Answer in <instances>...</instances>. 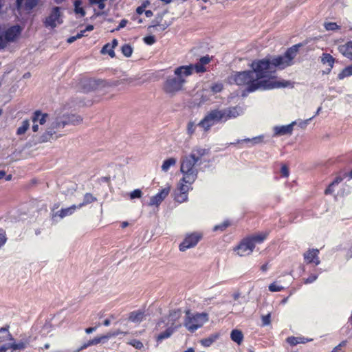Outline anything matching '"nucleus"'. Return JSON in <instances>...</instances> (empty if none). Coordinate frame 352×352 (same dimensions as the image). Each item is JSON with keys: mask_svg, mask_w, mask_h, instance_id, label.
Masks as SVG:
<instances>
[{"mask_svg": "<svg viewBox=\"0 0 352 352\" xmlns=\"http://www.w3.org/2000/svg\"><path fill=\"white\" fill-rule=\"evenodd\" d=\"M302 46V43H298L289 47L283 55L254 60L250 65L251 70L234 72L230 78L236 85L245 87L248 92L292 86L290 81L279 80L274 74L278 69H284L294 65V59Z\"/></svg>", "mask_w": 352, "mask_h": 352, "instance_id": "obj_1", "label": "nucleus"}, {"mask_svg": "<svg viewBox=\"0 0 352 352\" xmlns=\"http://www.w3.org/2000/svg\"><path fill=\"white\" fill-rule=\"evenodd\" d=\"M210 153V148L201 146L194 147L189 155L181 159L180 171L183 174L182 181L191 185L198 175L197 166L206 162L205 157Z\"/></svg>", "mask_w": 352, "mask_h": 352, "instance_id": "obj_2", "label": "nucleus"}, {"mask_svg": "<svg viewBox=\"0 0 352 352\" xmlns=\"http://www.w3.org/2000/svg\"><path fill=\"white\" fill-rule=\"evenodd\" d=\"M82 121V118L80 116L74 114L56 116L45 132L38 137L37 143H45L52 140H56L62 136L61 134L57 135V133L60 129L69 124L76 125L80 124Z\"/></svg>", "mask_w": 352, "mask_h": 352, "instance_id": "obj_3", "label": "nucleus"}, {"mask_svg": "<svg viewBox=\"0 0 352 352\" xmlns=\"http://www.w3.org/2000/svg\"><path fill=\"white\" fill-rule=\"evenodd\" d=\"M191 76V67L179 66L174 69V74L168 76L162 84L163 91L173 96L179 91L184 90L187 82L186 78Z\"/></svg>", "mask_w": 352, "mask_h": 352, "instance_id": "obj_4", "label": "nucleus"}, {"mask_svg": "<svg viewBox=\"0 0 352 352\" xmlns=\"http://www.w3.org/2000/svg\"><path fill=\"white\" fill-rule=\"evenodd\" d=\"M239 116L238 107H230L222 110L213 109L209 111L197 125L207 132L215 123L224 122Z\"/></svg>", "mask_w": 352, "mask_h": 352, "instance_id": "obj_5", "label": "nucleus"}, {"mask_svg": "<svg viewBox=\"0 0 352 352\" xmlns=\"http://www.w3.org/2000/svg\"><path fill=\"white\" fill-rule=\"evenodd\" d=\"M268 232H261L248 236L243 238L239 244L234 248V251L240 256L250 255L255 248L256 244L262 243L267 237Z\"/></svg>", "mask_w": 352, "mask_h": 352, "instance_id": "obj_6", "label": "nucleus"}, {"mask_svg": "<svg viewBox=\"0 0 352 352\" xmlns=\"http://www.w3.org/2000/svg\"><path fill=\"white\" fill-rule=\"evenodd\" d=\"M208 320L206 313L192 314L190 310L186 311L184 326L191 333L201 328Z\"/></svg>", "mask_w": 352, "mask_h": 352, "instance_id": "obj_7", "label": "nucleus"}, {"mask_svg": "<svg viewBox=\"0 0 352 352\" xmlns=\"http://www.w3.org/2000/svg\"><path fill=\"white\" fill-rule=\"evenodd\" d=\"M63 14L60 7H54L50 14L43 21V25L45 28H55L58 25L63 23Z\"/></svg>", "mask_w": 352, "mask_h": 352, "instance_id": "obj_8", "label": "nucleus"}, {"mask_svg": "<svg viewBox=\"0 0 352 352\" xmlns=\"http://www.w3.org/2000/svg\"><path fill=\"white\" fill-rule=\"evenodd\" d=\"M202 237V234L198 232L187 233L182 242L179 244V250L181 252H185L188 249L195 247Z\"/></svg>", "mask_w": 352, "mask_h": 352, "instance_id": "obj_9", "label": "nucleus"}, {"mask_svg": "<svg viewBox=\"0 0 352 352\" xmlns=\"http://www.w3.org/2000/svg\"><path fill=\"white\" fill-rule=\"evenodd\" d=\"M213 56H210L208 54L202 56L199 58V61L195 64H190L188 65H183L184 67H191V75L193 74L194 71L196 73H204L207 72L206 65L209 64L212 60Z\"/></svg>", "mask_w": 352, "mask_h": 352, "instance_id": "obj_10", "label": "nucleus"}, {"mask_svg": "<svg viewBox=\"0 0 352 352\" xmlns=\"http://www.w3.org/2000/svg\"><path fill=\"white\" fill-rule=\"evenodd\" d=\"M352 178V170L348 172H340L333 181L328 186V187L324 190L325 195H331L334 192V188L336 186L338 185L340 182H342L344 179H347V180H350Z\"/></svg>", "mask_w": 352, "mask_h": 352, "instance_id": "obj_11", "label": "nucleus"}, {"mask_svg": "<svg viewBox=\"0 0 352 352\" xmlns=\"http://www.w3.org/2000/svg\"><path fill=\"white\" fill-rule=\"evenodd\" d=\"M320 251L317 248L309 249L303 254V258L306 264H314L317 266L320 263L319 258Z\"/></svg>", "mask_w": 352, "mask_h": 352, "instance_id": "obj_12", "label": "nucleus"}, {"mask_svg": "<svg viewBox=\"0 0 352 352\" xmlns=\"http://www.w3.org/2000/svg\"><path fill=\"white\" fill-rule=\"evenodd\" d=\"M182 317V311L180 309H174L170 311L168 316V322L166 324V326L177 327V329L181 327L182 324L179 322V319Z\"/></svg>", "mask_w": 352, "mask_h": 352, "instance_id": "obj_13", "label": "nucleus"}, {"mask_svg": "<svg viewBox=\"0 0 352 352\" xmlns=\"http://www.w3.org/2000/svg\"><path fill=\"white\" fill-rule=\"evenodd\" d=\"M9 329V324H6L3 327L0 328V346L10 344L11 342L14 340Z\"/></svg>", "mask_w": 352, "mask_h": 352, "instance_id": "obj_14", "label": "nucleus"}, {"mask_svg": "<svg viewBox=\"0 0 352 352\" xmlns=\"http://www.w3.org/2000/svg\"><path fill=\"white\" fill-rule=\"evenodd\" d=\"M104 83V80H96L94 78L85 79L82 84V89L85 92H89L96 89L100 86H103Z\"/></svg>", "mask_w": 352, "mask_h": 352, "instance_id": "obj_15", "label": "nucleus"}, {"mask_svg": "<svg viewBox=\"0 0 352 352\" xmlns=\"http://www.w3.org/2000/svg\"><path fill=\"white\" fill-rule=\"evenodd\" d=\"M170 190V186L162 189L158 193L151 198L149 205L158 206L168 195Z\"/></svg>", "mask_w": 352, "mask_h": 352, "instance_id": "obj_16", "label": "nucleus"}, {"mask_svg": "<svg viewBox=\"0 0 352 352\" xmlns=\"http://www.w3.org/2000/svg\"><path fill=\"white\" fill-rule=\"evenodd\" d=\"M22 29L18 25H13L7 29L4 32V36L8 42H14L19 36Z\"/></svg>", "mask_w": 352, "mask_h": 352, "instance_id": "obj_17", "label": "nucleus"}, {"mask_svg": "<svg viewBox=\"0 0 352 352\" xmlns=\"http://www.w3.org/2000/svg\"><path fill=\"white\" fill-rule=\"evenodd\" d=\"M296 122H292L289 124L283 126H276L274 127V133L276 136H281L285 135H291L294 130V126Z\"/></svg>", "mask_w": 352, "mask_h": 352, "instance_id": "obj_18", "label": "nucleus"}, {"mask_svg": "<svg viewBox=\"0 0 352 352\" xmlns=\"http://www.w3.org/2000/svg\"><path fill=\"white\" fill-rule=\"evenodd\" d=\"M29 342L30 341L28 339L24 341H20L18 343H15L12 341L10 344L5 345L4 346H0V352H6L9 349H12L13 350H23L29 344Z\"/></svg>", "mask_w": 352, "mask_h": 352, "instance_id": "obj_19", "label": "nucleus"}, {"mask_svg": "<svg viewBox=\"0 0 352 352\" xmlns=\"http://www.w3.org/2000/svg\"><path fill=\"white\" fill-rule=\"evenodd\" d=\"M78 206L76 205H72L70 207L66 208H62L56 212H51V217L52 219H54L56 217H59L60 219H63L67 216H69L74 214Z\"/></svg>", "mask_w": 352, "mask_h": 352, "instance_id": "obj_20", "label": "nucleus"}, {"mask_svg": "<svg viewBox=\"0 0 352 352\" xmlns=\"http://www.w3.org/2000/svg\"><path fill=\"white\" fill-rule=\"evenodd\" d=\"M47 118V113H42V111L40 110H36L32 113L31 120L32 122H36L38 124L43 125L45 124Z\"/></svg>", "mask_w": 352, "mask_h": 352, "instance_id": "obj_21", "label": "nucleus"}, {"mask_svg": "<svg viewBox=\"0 0 352 352\" xmlns=\"http://www.w3.org/2000/svg\"><path fill=\"white\" fill-rule=\"evenodd\" d=\"M166 329L164 331L159 333L156 336V341L157 342H161L162 340L167 339L170 338L173 333L177 330V327L173 326V327H168L166 326Z\"/></svg>", "mask_w": 352, "mask_h": 352, "instance_id": "obj_22", "label": "nucleus"}, {"mask_svg": "<svg viewBox=\"0 0 352 352\" xmlns=\"http://www.w3.org/2000/svg\"><path fill=\"white\" fill-rule=\"evenodd\" d=\"M338 50L344 56L352 59V41L339 45Z\"/></svg>", "mask_w": 352, "mask_h": 352, "instance_id": "obj_23", "label": "nucleus"}, {"mask_svg": "<svg viewBox=\"0 0 352 352\" xmlns=\"http://www.w3.org/2000/svg\"><path fill=\"white\" fill-rule=\"evenodd\" d=\"M190 185L188 184V183L183 182L182 181V179H180V182H179V184L178 186V189L180 192V194H181L180 196L182 197V199L179 200V198H177L178 201H183L186 200L187 194L190 190Z\"/></svg>", "mask_w": 352, "mask_h": 352, "instance_id": "obj_24", "label": "nucleus"}, {"mask_svg": "<svg viewBox=\"0 0 352 352\" xmlns=\"http://www.w3.org/2000/svg\"><path fill=\"white\" fill-rule=\"evenodd\" d=\"M144 317V312L141 310L131 311L129 315V320L133 322H140Z\"/></svg>", "mask_w": 352, "mask_h": 352, "instance_id": "obj_25", "label": "nucleus"}, {"mask_svg": "<svg viewBox=\"0 0 352 352\" xmlns=\"http://www.w3.org/2000/svg\"><path fill=\"white\" fill-rule=\"evenodd\" d=\"M105 341V339L104 338V336L96 337L92 340H89L87 342L82 344L78 350L77 351L79 352L80 351H82L83 349H87V347L93 345H97L98 344Z\"/></svg>", "mask_w": 352, "mask_h": 352, "instance_id": "obj_26", "label": "nucleus"}, {"mask_svg": "<svg viewBox=\"0 0 352 352\" xmlns=\"http://www.w3.org/2000/svg\"><path fill=\"white\" fill-rule=\"evenodd\" d=\"M231 340L238 344H241L243 340V334L241 331L233 329L230 333Z\"/></svg>", "mask_w": 352, "mask_h": 352, "instance_id": "obj_27", "label": "nucleus"}, {"mask_svg": "<svg viewBox=\"0 0 352 352\" xmlns=\"http://www.w3.org/2000/svg\"><path fill=\"white\" fill-rule=\"evenodd\" d=\"M24 0H16V6L21 8L23 3ZM38 0H25V7L27 10H32L38 4Z\"/></svg>", "mask_w": 352, "mask_h": 352, "instance_id": "obj_28", "label": "nucleus"}, {"mask_svg": "<svg viewBox=\"0 0 352 352\" xmlns=\"http://www.w3.org/2000/svg\"><path fill=\"white\" fill-rule=\"evenodd\" d=\"M308 341L307 339L304 337H295L290 336L287 338V342L291 346H296L298 344L300 343H306Z\"/></svg>", "mask_w": 352, "mask_h": 352, "instance_id": "obj_29", "label": "nucleus"}, {"mask_svg": "<svg viewBox=\"0 0 352 352\" xmlns=\"http://www.w3.org/2000/svg\"><path fill=\"white\" fill-rule=\"evenodd\" d=\"M97 200L96 197H94L91 193H86L84 195L83 201L78 205V208H80L87 204H91Z\"/></svg>", "mask_w": 352, "mask_h": 352, "instance_id": "obj_30", "label": "nucleus"}, {"mask_svg": "<svg viewBox=\"0 0 352 352\" xmlns=\"http://www.w3.org/2000/svg\"><path fill=\"white\" fill-rule=\"evenodd\" d=\"M30 126V121L28 119L24 120L22 122V124L19 126L16 131V134L17 135H21L25 134L27 131L29 129Z\"/></svg>", "mask_w": 352, "mask_h": 352, "instance_id": "obj_31", "label": "nucleus"}, {"mask_svg": "<svg viewBox=\"0 0 352 352\" xmlns=\"http://www.w3.org/2000/svg\"><path fill=\"white\" fill-rule=\"evenodd\" d=\"M218 337L219 336L217 334L211 335L208 338L201 340L200 343L201 344L202 346H204L205 347H208L210 345H212V344L213 342H214L216 341V340L218 338Z\"/></svg>", "mask_w": 352, "mask_h": 352, "instance_id": "obj_32", "label": "nucleus"}, {"mask_svg": "<svg viewBox=\"0 0 352 352\" xmlns=\"http://www.w3.org/2000/svg\"><path fill=\"white\" fill-rule=\"evenodd\" d=\"M177 160L174 157H170L164 161L162 165V170L164 172H166L169 170L170 166H175L176 164Z\"/></svg>", "mask_w": 352, "mask_h": 352, "instance_id": "obj_33", "label": "nucleus"}, {"mask_svg": "<svg viewBox=\"0 0 352 352\" xmlns=\"http://www.w3.org/2000/svg\"><path fill=\"white\" fill-rule=\"evenodd\" d=\"M194 121H189L186 126V133L189 137H191L195 132L197 126Z\"/></svg>", "mask_w": 352, "mask_h": 352, "instance_id": "obj_34", "label": "nucleus"}, {"mask_svg": "<svg viewBox=\"0 0 352 352\" xmlns=\"http://www.w3.org/2000/svg\"><path fill=\"white\" fill-rule=\"evenodd\" d=\"M82 2L80 0H76L74 2V12L76 14H80L81 16H84L86 14L84 8L81 6Z\"/></svg>", "mask_w": 352, "mask_h": 352, "instance_id": "obj_35", "label": "nucleus"}, {"mask_svg": "<svg viewBox=\"0 0 352 352\" xmlns=\"http://www.w3.org/2000/svg\"><path fill=\"white\" fill-rule=\"evenodd\" d=\"M352 75V65H349L344 68L338 76V79L342 80L345 77Z\"/></svg>", "mask_w": 352, "mask_h": 352, "instance_id": "obj_36", "label": "nucleus"}, {"mask_svg": "<svg viewBox=\"0 0 352 352\" xmlns=\"http://www.w3.org/2000/svg\"><path fill=\"white\" fill-rule=\"evenodd\" d=\"M322 63H327L331 67H333L334 63L333 57L329 54L324 53L322 57Z\"/></svg>", "mask_w": 352, "mask_h": 352, "instance_id": "obj_37", "label": "nucleus"}, {"mask_svg": "<svg viewBox=\"0 0 352 352\" xmlns=\"http://www.w3.org/2000/svg\"><path fill=\"white\" fill-rule=\"evenodd\" d=\"M101 53L104 54H108L111 58H113L115 57L116 54H115V52L114 50H113V49L111 47V45H110V43H108L107 44H105L102 50H101Z\"/></svg>", "mask_w": 352, "mask_h": 352, "instance_id": "obj_38", "label": "nucleus"}, {"mask_svg": "<svg viewBox=\"0 0 352 352\" xmlns=\"http://www.w3.org/2000/svg\"><path fill=\"white\" fill-rule=\"evenodd\" d=\"M122 53L126 57H130L133 53V48L129 44H124L121 48Z\"/></svg>", "mask_w": 352, "mask_h": 352, "instance_id": "obj_39", "label": "nucleus"}, {"mask_svg": "<svg viewBox=\"0 0 352 352\" xmlns=\"http://www.w3.org/2000/svg\"><path fill=\"white\" fill-rule=\"evenodd\" d=\"M128 344L131 345L136 349H141L144 347L143 343L138 340L133 339L127 342Z\"/></svg>", "mask_w": 352, "mask_h": 352, "instance_id": "obj_40", "label": "nucleus"}, {"mask_svg": "<svg viewBox=\"0 0 352 352\" xmlns=\"http://www.w3.org/2000/svg\"><path fill=\"white\" fill-rule=\"evenodd\" d=\"M127 333H128L127 332L122 331L118 329V330L114 331L113 332L108 333L107 335L104 336V338L105 340H107L111 337H116L120 334L126 335Z\"/></svg>", "mask_w": 352, "mask_h": 352, "instance_id": "obj_41", "label": "nucleus"}, {"mask_svg": "<svg viewBox=\"0 0 352 352\" xmlns=\"http://www.w3.org/2000/svg\"><path fill=\"white\" fill-rule=\"evenodd\" d=\"M268 288L269 290L272 292H280L284 289V287L283 286L277 285L276 282L270 284Z\"/></svg>", "mask_w": 352, "mask_h": 352, "instance_id": "obj_42", "label": "nucleus"}, {"mask_svg": "<svg viewBox=\"0 0 352 352\" xmlns=\"http://www.w3.org/2000/svg\"><path fill=\"white\" fill-rule=\"evenodd\" d=\"M107 0H89L91 5H97L99 10H103L105 8L104 2Z\"/></svg>", "mask_w": 352, "mask_h": 352, "instance_id": "obj_43", "label": "nucleus"}, {"mask_svg": "<svg viewBox=\"0 0 352 352\" xmlns=\"http://www.w3.org/2000/svg\"><path fill=\"white\" fill-rule=\"evenodd\" d=\"M7 241L6 232L4 229L0 228V248Z\"/></svg>", "mask_w": 352, "mask_h": 352, "instance_id": "obj_44", "label": "nucleus"}, {"mask_svg": "<svg viewBox=\"0 0 352 352\" xmlns=\"http://www.w3.org/2000/svg\"><path fill=\"white\" fill-rule=\"evenodd\" d=\"M324 28L327 30H336L339 28L336 23L328 22L324 23Z\"/></svg>", "mask_w": 352, "mask_h": 352, "instance_id": "obj_45", "label": "nucleus"}, {"mask_svg": "<svg viewBox=\"0 0 352 352\" xmlns=\"http://www.w3.org/2000/svg\"><path fill=\"white\" fill-rule=\"evenodd\" d=\"M262 326H267L271 324V314H267L265 316H262Z\"/></svg>", "mask_w": 352, "mask_h": 352, "instance_id": "obj_46", "label": "nucleus"}, {"mask_svg": "<svg viewBox=\"0 0 352 352\" xmlns=\"http://www.w3.org/2000/svg\"><path fill=\"white\" fill-rule=\"evenodd\" d=\"M230 226V222L226 221L219 225H217L214 227V230H221L223 231Z\"/></svg>", "mask_w": 352, "mask_h": 352, "instance_id": "obj_47", "label": "nucleus"}, {"mask_svg": "<svg viewBox=\"0 0 352 352\" xmlns=\"http://www.w3.org/2000/svg\"><path fill=\"white\" fill-rule=\"evenodd\" d=\"M142 192L140 189H135L130 193V198L131 199L135 198H140L142 197Z\"/></svg>", "mask_w": 352, "mask_h": 352, "instance_id": "obj_48", "label": "nucleus"}, {"mask_svg": "<svg viewBox=\"0 0 352 352\" xmlns=\"http://www.w3.org/2000/svg\"><path fill=\"white\" fill-rule=\"evenodd\" d=\"M145 43L147 45H153L155 43L156 40L154 36H147L143 38Z\"/></svg>", "mask_w": 352, "mask_h": 352, "instance_id": "obj_49", "label": "nucleus"}, {"mask_svg": "<svg viewBox=\"0 0 352 352\" xmlns=\"http://www.w3.org/2000/svg\"><path fill=\"white\" fill-rule=\"evenodd\" d=\"M318 278V275L316 274H311L306 279L304 280L305 284H310L314 282Z\"/></svg>", "mask_w": 352, "mask_h": 352, "instance_id": "obj_50", "label": "nucleus"}, {"mask_svg": "<svg viewBox=\"0 0 352 352\" xmlns=\"http://www.w3.org/2000/svg\"><path fill=\"white\" fill-rule=\"evenodd\" d=\"M280 173L282 177H287L289 175V168L287 165L284 164L281 166L280 168Z\"/></svg>", "mask_w": 352, "mask_h": 352, "instance_id": "obj_51", "label": "nucleus"}, {"mask_svg": "<svg viewBox=\"0 0 352 352\" xmlns=\"http://www.w3.org/2000/svg\"><path fill=\"white\" fill-rule=\"evenodd\" d=\"M8 43L5 36L0 35V50L4 49L7 46Z\"/></svg>", "mask_w": 352, "mask_h": 352, "instance_id": "obj_52", "label": "nucleus"}, {"mask_svg": "<svg viewBox=\"0 0 352 352\" xmlns=\"http://www.w3.org/2000/svg\"><path fill=\"white\" fill-rule=\"evenodd\" d=\"M346 341H342V342H340L338 346H336L333 349L332 352H343L342 350V347L346 346Z\"/></svg>", "mask_w": 352, "mask_h": 352, "instance_id": "obj_53", "label": "nucleus"}, {"mask_svg": "<svg viewBox=\"0 0 352 352\" xmlns=\"http://www.w3.org/2000/svg\"><path fill=\"white\" fill-rule=\"evenodd\" d=\"M262 140H263L262 136L255 137L252 139H245L244 140V141H245V142H252L254 144L259 143V142H262Z\"/></svg>", "mask_w": 352, "mask_h": 352, "instance_id": "obj_54", "label": "nucleus"}, {"mask_svg": "<svg viewBox=\"0 0 352 352\" xmlns=\"http://www.w3.org/2000/svg\"><path fill=\"white\" fill-rule=\"evenodd\" d=\"M128 23V20L126 19H122L118 25V26L115 29V30L118 31L120 29L124 28Z\"/></svg>", "mask_w": 352, "mask_h": 352, "instance_id": "obj_55", "label": "nucleus"}, {"mask_svg": "<svg viewBox=\"0 0 352 352\" xmlns=\"http://www.w3.org/2000/svg\"><path fill=\"white\" fill-rule=\"evenodd\" d=\"M146 6L145 4L138 6L136 9L137 14L139 15L142 14L145 11Z\"/></svg>", "mask_w": 352, "mask_h": 352, "instance_id": "obj_56", "label": "nucleus"}, {"mask_svg": "<svg viewBox=\"0 0 352 352\" xmlns=\"http://www.w3.org/2000/svg\"><path fill=\"white\" fill-rule=\"evenodd\" d=\"M222 85L221 84H215L212 87V89L213 91L219 92L222 89Z\"/></svg>", "mask_w": 352, "mask_h": 352, "instance_id": "obj_57", "label": "nucleus"}, {"mask_svg": "<svg viewBox=\"0 0 352 352\" xmlns=\"http://www.w3.org/2000/svg\"><path fill=\"white\" fill-rule=\"evenodd\" d=\"M32 123H33L32 127V131L34 132H38L39 130L38 122H32Z\"/></svg>", "mask_w": 352, "mask_h": 352, "instance_id": "obj_58", "label": "nucleus"}, {"mask_svg": "<svg viewBox=\"0 0 352 352\" xmlns=\"http://www.w3.org/2000/svg\"><path fill=\"white\" fill-rule=\"evenodd\" d=\"M118 40L116 38H113L111 41V43H110L111 47L114 50V48L118 45Z\"/></svg>", "mask_w": 352, "mask_h": 352, "instance_id": "obj_59", "label": "nucleus"}, {"mask_svg": "<svg viewBox=\"0 0 352 352\" xmlns=\"http://www.w3.org/2000/svg\"><path fill=\"white\" fill-rule=\"evenodd\" d=\"M96 328H97L96 327L87 328V329H85V332L87 334L91 333L92 332H94V331L96 330Z\"/></svg>", "mask_w": 352, "mask_h": 352, "instance_id": "obj_60", "label": "nucleus"}, {"mask_svg": "<svg viewBox=\"0 0 352 352\" xmlns=\"http://www.w3.org/2000/svg\"><path fill=\"white\" fill-rule=\"evenodd\" d=\"M165 324V320L164 319H162L159 320L156 324L157 328H162L164 326H162V324Z\"/></svg>", "mask_w": 352, "mask_h": 352, "instance_id": "obj_61", "label": "nucleus"}, {"mask_svg": "<svg viewBox=\"0 0 352 352\" xmlns=\"http://www.w3.org/2000/svg\"><path fill=\"white\" fill-rule=\"evenodd\" d=\"M76 40V37H75V36H70L67 39V42L68 43H72L73 42H74Z\"/></svg>", "mask_w": 352, "mask_h": 352, "instance_id": "obj_62", "label": "nucleus"}, {"mask_svg": "<svg viewBox=\"0 0 352 352\" xmlns=\"http://www.w3.org/2000/svg\"><path fill=\"white\" fill-rule=\"evenodd\" d=\"M268 269V263H265L263 264L261 267V270L263 271V272H265L267 271Z\"/></svg>", "mask_w": 352, "mask_h": 352, "instance_id": "obj_63", "label": "nucleus"}, {"mask_svg": "<svg viewBox=\"0 0 352 352\" xmlns=\"http://www.w3.org/2000/svg\"><path fill=\"white\" fill-rule=\"evenodd\" d=\"M94 29V26L93 25H87L85 28L86 31H92Z\"/></svg>", "mask_w": 352, "mask_h": 352, "instance_id": "obj_64", "label": "nucleus"}]
</instances>
